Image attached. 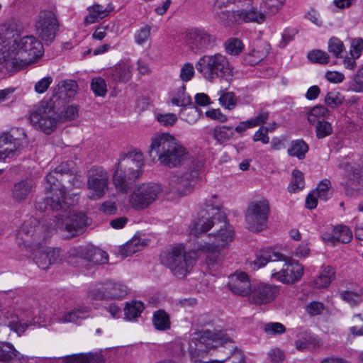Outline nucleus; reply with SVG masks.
<instances>
[{
    "mask_svg": "<svg viewBox=\"0 0 363 363\" xmlns=\"http://www.w3.org/2000/svg\"><path fill=\"white\" fill-rule=\"evenodd\" d=\"M333 133V128L331 124L326 121H320L318 122L315 125V133L318 139L324 138Z\"/></svg>",
    "mask_w": 363,
    "mask_h": 363,
    "instance_id": "5fc2aeb1",
    "label": "nucleus"
},
{
    "mask_svg": "<svg viewBox=\"0 0 363 363\" xmlns=\"http://www.w3.org/2000/svg\"><path fill=\"white\" fill-rule=\"evenodd\" d=\"M305 185L303 173L298 169L292 172V180L288 186L289 192H295L303 189Z\"/></svg>",
    "mask_w": 363,
    "mask_h": 363,
    "instance_id": "58836bf2",
    "label": "nucleus"
},
{
    "mask_svg": "<svg viewBox=\"0 0 363 363\" xmlns=\"http://www.w3.org/2000/svg\"><path fill=\"white\" fill-rule=\"evenodd\" d=\"M77 202V199L65 200L62 196L55 194L36 201L35 208L40 211L50 210L55 213L53 216L55 229L69 239L83 234L89 225L84 213L71 209Z\"/></svg>",
    "mask_w": 363,
    "mask_h": 363,
    "instance_id": "7ed1b4c3",
    "label": "nucleus"
},
{
    "mask_svg": "<svg viewBox=\"0 0 363 363\" xmlns=\"http://www.w3.org/2000/svg\"><path fill=\"white\" fill-rule=\"evenodd\" d=\"M308 151V146L303 140L292 141L291 147L288 149V153L290 156L296 157L299 160L304 159Z\"/></svg>",
    "mask_w": 363,
    "mask_h": 363,
    "instance_id": "72a5a7b5",
    "label": "nucleus"
},
{
    "mask_svg": "<svg viewBox=\"0 0 363 363\" xmlns=\"http://www.w3.org/2000/svg\"><path fill=\"white\" fill-rule=\"evenodd\" d=\"M186 47L195 54L213 49L216 45L214 35L202 28H192L185 32L183 37Z\"/></svg>",
    "mask_w": 363,
    "mask_h": 363,
    "instance_id": "4468645a",
    "label": "nucleus"
},
{
    "mask_svg": "<svg viewBox=\"0 0 363 363\" xmlns=\"http://www.w3.org/2000/svg\"><path fill=\"white\" fill-rule=\"evenodd\" d=\"M91 89L96 96H104L107 92L106 84L101 77H96L91 82Z\"/></svg>",
    "mask_w": 363,
    "mask_h": 363,
    "instance_id": "864d4df0",
    "label": "nucleus"
},
{
    "mask_svg": "<svg viewBox=\"0 0 363 363\" xmlns=\"http://www.w3.org/2000/svg\"><path fill=\"white\" fill-rule=\"evenodd\" d=\"M218 362V363H245V357L241 350L235 348L227 358Z\"/></svg>",
    "mask_w": 363,
    "mask_h": 363,
    "instance_id": "4d7b16f0",
    "label": "nucleus"
},
{
    "mask_svg": "<svg viewBox=\"0 0 363 363\" xmlns=\"http://www.w3.org/2000/svg\"><path fill=\"white\" fill-rule=\"evenodd\" d=\"M77 89L78 85L75 81L71 79L61 80L54 89L50 99H54L56 104L60 103V106H63V102L67 99H72L75 96Z\"/></svg>",
    "mask_w": 363,
    "mask_h": 363,
    "instance_id": "5701e85b",
    "label": "nucleus"
},
{
    "mask_svg": "<svg viewBox=\"0 0 363 363\" xmlns=\"http://www.w3.org/2000/svg\"><path fill=\"white\" fill-rule=\"evenodd\" d=\"M54 230L52 223L48 225L45 221L40 222L31 217L24 221L18 230L16 240L19 247L33 249L45 242Z\"/></svg>",
    "mask_w": 363,
    "mask_h": 363,
    "instance_id": "6e6552de",
    "label": "nucleus"
},
{
    "mask_svg": "<svg viewBox=\"0 0 363 363\" xmlns=\"http://www.w3.org/2000/svg\"><path fill=\"white\" fill-rule=\"evenodd\" d=\"M335 272L333 267H326L323 272L313 281V285L317 289L327 288L333 279H334Z\"/></svg>",
    "mask_w": 363,
    "mask_h": 363,
    "instance_id": "7c9ffc66",
    "label": "nucleus"
},
{
    "mask_svg": "<svg viewBox=\"0 0 363 363\" xmlns=\"http://www.w3.org/2000/svg\"><path fill=\"white\" fill-rule=\"evenodd\" d=\"M33 261L42 269H47L52 264L60 260V249L47 247L45 250L38 248L33 250Z\"/></svg>",
    "mask_w": 363,
    "mask_h": 363,
    "instance_id": "b1692460",
    "label": "nucleus"
},
{
    "mask_svg": "<svg viewBox=\"0 0 363 363\" xmlns=\"http://www.w3.org/2000/svg\"><path fill=\"white\" fill-rule=\"evenodd\" d=\"M278 294L279 289L277 286L259 284L252 289L249 301L255 304H266L272 301Z\"/></svg>",
    "mask_w": 363,
    "mask_h": 363,
    "instance_id": "412c9836",
    "label": "nucleus"
},
{
    "mask_svg": "<svg viewBox=\"0 0 363 363\" xmlns=\"http://www.w3.org/2000/svg\"><path fill=\"white\" fill-rule=\"evenodd\" d=\"M23 359H24L23 355L20 354L11 344L0 342V362L10 363L12 361L21 362Z\"/></svg>",
    "mask_w": 363,
    "mask_h": 363,
    "instance_id": "c85d7f7f",
    "label": "nucleus"
},
{
    "mask_svg": "<svg viewBox=\"0 0 363 363\" xmlns=\"http://www.w3.org/2000/svg\"><path fill=\"white\" fill-rule=\"evenodd\" d=\"M348 89L355 92L363 91V67L350 79Z\"/></svg>",
    "mask_w": 363,
    "mask_h": 363,
    "instance_id": "c03bdc74",
    "label": "nucleus"
},
{
    "mask_svg": "<svg viewBox=\"0 0 363 363\" xmlns=\"http://www.w3.org/2000/svg\"><path fill=\"white\" fill-rule=\"evenodd\" d=\"M194 72L195 71L193 65L190 62H186L181 69L180 78L183 82H188L192 79L194 75Z\"/></svg>",
    "mask_w": 363,
    "mask_h": 363,
    "instance_id": "052dcab7",
    "label": "nucleus"
},
{
    "mask_svg": "<svg viewBox=\"0 0 363 363\" xmlns=\"http://www.w3.org/2000/svg\"><path fill=\"white\" fill-rule=\"evenodd\" d=\"M162 191L158 184H143L130 196V203L135 209H143L156 201Z\"/></svg>",
    "mask_w": 363,
    "mask_h": 363,
    "instance_id": "dca6fc26",
    "label": "nucleus"
},
{
    "mask_svg": "<svg viewBox=\"0 0 363 363\" xmlns=\"http://www.w3.org/2000/svg\"><path fill=\"white\" fill-rule=\"evenodd\" d=\"M192 167H190V172L182 174H173L169 182V193L176 196H183L191 190V179L197 176V172L201 167L199 161H192Z\"/></svg>",
    "mask_w": 363,
    "mask_h": 363,
    "instance_id": "6ab92c4d",
    "label": "nucleus"
},
{
    "mask_svg": "<svg viewBox=\"0 0 363 363\" xmlns=\"http://www.w3.org/2000/svg\"><path fill=\"white\" fill-rule=\"evenodd\" d=\"M60 121H71L74 120L78 116L79 112V106L77 105H70L65 106V102H63V106L60 105Z\"/></svg>",
    "mask_w": 363,
    "mask_h": 363,
    "instance_id": "a19ab883",
    "label": "nucleus"
},
{
    "mask_svg": "<svg viewBox=\"0 0 363 363\" xmlns=\"http://www.w3.org/2000/svg\"><path fill=\"white\" fill-rule=\"evenodd\" d=\"M328 108L323 105H317L310 109L307 113V118L311 125H316L318 122L325 121L328 113Z\"/></svg>",
    "mask_w": 363,
    "mask_h": 363,
    "instance_id": "473e14b6",
    "label": "nucleus"
},
{
    "mask_svg": "<svg viewBox=\"0 0 363 363\" xmlns=\"http://www.w3.org/2000/svg\"><path fill=\"white\" fill-rule=\"evenodd\" d=\"M232 127L219 126L214 129V138L220 143H223L233 136Z\"/></svg>",
    "mask_w": 363,
    "mask_h": 363,
    "instance_id": "09e8293b",
    "label": "nucleus"
},
{
    "mask_svg": "<svg viewBox=\"0 0 363 363\" xmlns=\"http://www.w3.org/2000/svg\"><path fill=\"white\" fill-rule=\"evenodd\" d=\"M325 104L330 108H335L342 103L338 92H328L325 97Z\"/></svg>",
    "mask_w": 363,
    "mask_h": 363,
    "instance_id": "bf43d9fd",
    "label": "nucleus"
},
{
    "mask_svg": "<svg viewBox=\"0 0 363 363\" xmlns=\"http://www.w3.org/2000/svg\"><path fill=\"white\" fill-rule=\"evenodd\" d=\"M110 72L111 79L116 83H126L132 77L130 65L126 62L118 63Z\"/></svg>",
    "mask_w": 363,
    "mask_h": 363,
    "instance_id": "cd10ccee",
    "label": "nucleus"
},
{
    "mask_svg": "<svg viewBox=\"0 0 363 363\" xmlns=\"http://www.w3.org/2000/svg\"><path fill=\"white\" fill-rule=\"evenodd\" d=\"M244 45L238 38H231L225 43L226 52L232 55H239L243 50Z\"/></svg>",
    "mask_w": 363,
    "mask_h": 363,
    "instance_id": "8fccbe9b",
    "label": "nucleus"
},
{
    "mask_svg": "<svg viewBox=\"0 0 363 363\" xmlns=\"http://www.w3.org/2000/svg\"><path fill=\"white\" fill-rule=\"evenodd\" d=\"M227 6H218V0H216L214 9L220 22L225 26L239 25L242 23L256 22L262 23L265 20V16L255 7H251L247 10L240 9L237 11H228L224 9Z\"/></svg>",
    "mask_w": 363,
    "mask_h": 363,
    "instance_id": "9b49d317",
    "label": "nucleus"
},
{
    "mask_svg": "<svg viewBox=\"0 0 363 363\" xmlns=\"http://www.w3.org/2000/svg\"><path fill=\"white\" fill-rule=\"evenodd\" d=\"M59 29V22L55 14L50 11H41L35 21V30L38 36L48 44L55 38Z\"/></svg>",
    "mask_w": 363,
    "mask_h": 363,
    "instance_id": "a211bd4d",
    "label": "nucleus"
},
{
    "mask_svg": "<svg viewBox=\"0 0 363 363\" xmlns=\"http://www.w3.org/2000/svg\"><path fill=\"white\" fill-rule=\"evenodd\" d=\"M10 28L0 31V72H16L33 63L43 52L42 43L33 35L18 38Z\"/></svg>",
    "mask_w": 363,
    "mask_h": 363,
    "instance_id": "f03ea898",
    "label": "nucleus"
},
{
    "mask_svg": "<svg viewBox=\"0 0 363 363\" xmlns=\"http://www.w3.org/2000/svg\"><path fill=\"white\" fill-rule=\"evenodd\" d=\"M108 174L101 167H92L87 174V187L91 191L88 196L91 200L103 197L108 186Z\"/></svg>",
    "mask_w": 363,
    "mask_h": 363,
    "instance_id": "f3484780",
    "label": "nucleus"
},
{
    "mask_svg": "<svg viewBox=\"0 0 363 363\" xmlns=\"http://www.w3.org/2000/svg\"><path fill=\"white\" fill-rule=\"evenodd\" d=\"M328 51L337 58L342 57L345 52V46L342 40L338 38L332 37L328 41Z\"/></svg>",
    "mask_w": 363,
    "mask_h": 363,
    "instance_id": "79ce46f5",
    "label": "nucleus"
},
{
    "mask_svg": "<svg viewBox=\"0 0 363 363\" xmlns=\"http://www.w3.org/2000/svg\"><path fill=\"white\" fill-rule=\"evenodd\" d=\"M319 344V340L309 334H304L296 341V347L298 350L311 349Z\"/></svg>",
    "mask_w": 363,
    "mask_h": 363,
    "instance_id": "ea45409f",
    "label": "nucleus"
},
{
    "mask_svg": "<svg viewBox=\"0 0 363 363\" xmlns=\"http://www.w3.org/2000/svg\"><path fill=\"white\" fill-rule=\"evenodd\" d=\"M230 4H234L237 7L241 9H250L252 6V0H218V6H228Z\"/></svg>",
    "mask_w": 363,
    "mask_h": 363,
    "instance_id": "6e6d98bb",
    "label": "nucleus"
},
{
    "mask_svg": "<svg viewBox=\"0 0 363 363\" xmlns=\"http://www.w3.org/2000/svg\"><path fill=\"white\" fill-rule=\"evenodd\" d=\"M143 241L138 237H133L132 240L127 242L121 248V252L125 256H130L133 254L142 250L143 247Z\"/></svg>",
    "mask_w": 363,
    "mask_h": 363,
    "instance_id": "4c0bfd02",
    "label": "nucleus"
},
{
    "mask_svg": "<svg viewBox=\"0 0 363 363\" xmlns=\"http://www.w3.org/2000/svg\"><path fill=\"white\" fill-rule=\"evenodd\" d=\"M152 323L155 328L160 331H166L171 328V321L169 314L163 309L154 312Z\"/></svg>",
    "mask_w": 363,
    "mask_h": 363,
    "instance_id": "c756f323",
    "label": "nucleus"
},
{
    "mask_svg": "<svg viewBox=\"0 0 363 363\" xmlns=\"http://www.w3.org/2000/svg\"><path fill=\"white\" fill-rule=\"evenodd\" d=\"M60 111V103L56 104L54 99L43 101L31 113L30 122L35 129L50 135L57 128Z\"/></svg>",
    "mask_w": 363,
    "mask_h": 363,
    "instance_id": "1a4fd4ad",
    "label": "nucleus"
},
{
    "mask_svg": "<svg viewBox=\"0 0 363 363\" xmlns=\"http://www.w3.org/2000/svg\"><path fill=\"white\" fill-rule=\"evenodd\" d=\"M269 206L268 201L251 202L245 212L247 228L252 232H260L267 225Z\"/></svg>",
    "mask_w": 363,
    "mask_h": 363,
    "instance_id": "2eb2a0df",
    "label": "nucleus"
},
{
    "mask_svg": "<svg viewBox=\"0 0 363 363\" xmlns=\"http://www.w3.org/2000/svg\"><path fill=\"white\" fill-rule=\"evenodd\" d=\"M190 235L201 238L197 241L196 250L206 254V262L209 267L220 263L225 254V247L233 239V230L226 221V216L218 206L205 204L190 227Z\"/></svg>",
    "mask_w": 363,
    "mask_h": 363,
    "instance_id": "f257e3e1",
    "label": "nucleus"
},
{
    "mask_svg": "<svg viewBox=\"0 0 363 363\" xmlns=\"http://www.w3.org/2000/svg\"><path fill=\"white\" fill-rule=\"evenodd\" d=\"M151 27L145 25L144 27L139 29L135 34V40L137 44L143 45L150 38Z\"/></svg>",
    "mask_w": 363,
    "mask_h": 363,
    "instance_id": "13d9d810",
    "label": "nucleus"
},
{
    "mask_svg": "<svg viewBox=\"0 0 363 363\" xmlns=\"http://www.w3.org/2000/svg\"><path fill=\"white\" fill-rule=\"evenodd\" d=\"M340 297L352 306H357L363 301V293L344 291L340 293Z\"/></svg>",
    "mask_w": 363,
    "mask_h": 363,
    "instance_id": "a18cd8bd",
    "label": "nucleus"
},
{
    "mask_svg": "<svg viewBox=\"0 0 363 363\" xmlns=\"http://www.w3.org/2000/svg\"><path fill=\"white\" fill-rule=\"evenodd\" d=\"M35 188L33 179L26 178L15 182L11 188L10 196L16 203L26 201Z\"/></svg>",
    "mask_w": 363,
    "mask_h": 363,
    "instance_id": "a878e982",
    "label": "nucleus"
},
{
    "mask_svg": "<svg viewBox=\"0 0 363 363\" xmlns=\"http://www.w3.org/2000/svg\"><path fill=\"white\" fill-rule=\"evenodd\" d=\"M219 102L222 106L232 110L237 104V98L233 92H225L220 94Z\"/></svg>",
    "mask_w": 363,
    "mask_h": 363,
    "instance_id": "3c124183",
    "label": "nucleus"
},
{
    "mask_svg": "<svg viewBox=\"0 0 363 363\" xmlns=\"http://www.w3.org/2000/svg\"><path fill=\"white\" fill-rule=\"evenodd\" d=\"M268 127H261L259 130L255 133L253 136V140L255 142L261 141L263 144H267L269 141V138L268 136Z\"/></svg>",
    "mask_w": 363,
    "mask_h": 363,
    "instance_id": "774afa93",
    "label": "nucleus"
},
{
    "mask_svg": "<svg viewBox=\"0 0 363 363\" xmlns=\"http://www.w3.org/2000/svg\"><path fill=\"white\" fill-rule=\"evenodd\" d=\"M330 182L328 179L321 181L314 192L318 195V199L322 201H327L330 197Z\"/></svg>",
    "mask_w": 363,
    "mask_h": 363,
    "instance_id": "603ef678",
    "label": "nucleus"
},
{
    "mask_svg": "<svg viewBox=\"0 0 363 363\" xmlns=\"http://www.w3.org/2000/svg\"><path fill=\"white\" fill-rule=\"evenodd\" d=\"M157 120L162 125L172 126L177 121V117L174 113H159L157 115Z\"/></svg>",
    "mask_w": 363,
    "mask_h": 363,
    "instance_id": "e2e57ef3",
    "label": "nucleus"
},
{
    "mask_svg": "<svg viewBox=\"0 0 363 363\" xmlns=\"http://www.w3.org/2000/svg\"><path fill=\"white\" fill-rule=\"evenodd\" d=\"M161 262L167 266L173 274L184 278L195 263L194 258L184 250L182 245L175 246L171 250L160 255Z\"/></svg>",
    "mask_w": 363,
    "mask_h": 363,
    "instance_id": "9d476101",
    "label": "nucleus"
},
{
    "mask_svg": "<svg viewBox=\"0 0 363 363\" xmlns=\"http://www.w3.org/2000/svg\"><path fill=\"white\" fill-rule=\"evenodd\" d=\"M89 316V310L87 308H76L71 312L67 313L62 317L63 323H79L81 320Z\"/></svg>",
    "mask_w": 363,
    "mask_h": 363,
    "instance_id": "c9c22d12",
    "label": "nucleus"
},
{
    "mask_svg": "<svg viewBox=\"0 0 363 363\" xmlns=\"http://www.w3.org/2000/svg\"><path fill=\"white\" fill-rule=\"evenodd\" d=\"M148 153L152 160L157 157L161 164L170 168L182 165L189 159L186 149L169 133L155 136L152 140Z\"/></svg>",
    "mask_w": 363,
    "mask_h": 363,
    "instance_id": "20e7f679",
    "label": "nucleus"
},
{
    "mask_svg": "<svg viewBox=\"0 0 363 363\" xmlns=\"http://www.w3.org/2000/svg\"><path fill=\"white\" fill-rule=\"evenodd\" d=\"M264 330L269 335L281 334L285 332V327L280 323H269L264 325Z\"/></svg>",
    "mask_w": 363,
    "mask_h": 363,
    "instance_id": "680f3d73",
    "label": "nucleus"
},
{
    "mask_svg": "<svg viewBox=\"0 0 363 363\" xmlns=\"http://www.w3.org/2000/svg\"><path fill=\"white\" fill-rule=\"evenodd\" d=\"M340 168H343L350 174V179L354 182L359 183L362 177V169L357 166H351L348 162L339 164Z\"/></svg>",
    "mask_w": 363,
    "mask_h": 363,
    "instance_id": "de8ad7c7",
    "label": "nucleus"
},
{
    "mask_svg": "<svg viewBox=\"0 0 363 363\" xmlns=\"http://www.w3.org/2000/svg\"><path fill=\"white\" fill-rule=\"evenodd\" d=\"M281 262L280 266L273 268L272 277L286 284H292L301 279L303 274V267L297 261H288L286 257L274 251L272 248L263 249L257 254L254 264L260 267L268 262Z\"/></svg>",
    "mask_w": 363,
    "mask_h": 363,
    "instance_id": "39448f33",
    "label": "nucleus"
},
{
    "mask_svg": "<svg viewBox=\"0 0 363 363\" xmlns=\"http://www.w3.org/2000/svg\"><path fill=\"white\" fill-rule=\"evenodd\" d=\"M108 261L107 253L99 248H96V251L94 252L91 262L95 264H103L107 263Z\"/></svg>",
    "mask_w": 363,
    "mask_h": 363,
    "instance_id": "69168bd1",
    "label": "nucleus"
},
{
    "mask_svg": "<svg viewBox=\"0 0 363 363\" xmlns=\"http://www.w3.org/2000/svg\"><path fill=\"white\" fill-rule=\"evenodd\" d=\"M332 239L342 243H348L352 239V233L348 227L339 225L333 230Z\"/></svg>",
    "mask_w": 363,
    "mask_h": 363,
    "instance_id": "f704fd0d",
    "label": "nucleus"
},
{
    "mask_svg": "<svg viewBox=\"0 0 363 363\" xmlns=\"http://www.w3.org/2000/svg\"><path fill=\"white\" fill-rule=\"evenodd\" d=\"M201 333V339L212 340V342L215 343H219L220 345H222L223 343L226 342L228 340V338L225 337V335L220 330L212 331L210 330H202Z\"/></svg>",
    "mask_w": 363,
    "mask_h": 363,
    "instance_id": "37998d69",
    "label": "nucleus"
},
{
    "mask_svg": "<svg viewBox=\"0 0 363 363\" xmlns=\"http://www.w3.org/2000/svg\"><path fill=\"white\" fill-rule=\"evenodd\" d=\"M268 52V49H266L265 50L253 49L251 52L244 56L243 63L250 66L255 65L266 57Z\"/></svg>",
    "mask_w": 363,
    "mask_h": 363,
    "instance_id": "e433bc0d",
    "label": "nucleus"
},
{
    "mask_svg": "<svg viewBox=\"0 0 363 363\" xmlns=\"http://www.w3.org/2000/svg\"><path fill=\"white\" fill-rule=\"evenodd\" d=\"M65 182L62 184L57 183V185L52 186H45L46 196H53L55 194H60L63 196V199H79L77 194L73 196H67L66 191L73 188H80L83 185V182L81 175L79 174L78 169L77 172H71L65 177Z\"/></svg>",
    "mask_w": 363,
    "mask_h": 363,
    "instance_id": "aec40b11",
    "label": "nucleus"
},
{
    "mask_svg": "<svg viewBox=\"0 0 363 363\" xmlns=\"http://www.w3.org/2000/svg\"><path fill=\"white\" fill-rule=\"evenodd\" d=\"M52 82V78L51 77H45L36 82L35 91L38 94H43L49 88Z\"/></svg>",
    "mask_w": 363,
    "mask_h": 363,
    "instance_id": "338daca9",
    "label": "nucleus"
},
{
    "mask_svg": "<svg viewBox=\"0 0 363 363\" xmlns=\"http://www.w3.org/2000/svg\"><path fill=\"white\" fill-rule=\"evenodd\" d=\"M28 144L26 134L23 128H11L9 132L0 135V160L14 159L21 153Z\"/></svg>",
    "mask_w": 363,
    "mask_h": 363,
    "instance_id": "f8f14e48",
    "label": "nucleus"
},
{
    "mask_svg": "<svg viewBox=\"0 0 363 363\" xmlns=\"http://www.w3.org/2000/svg\"><path fill=\"white\" fill-rule=\"evenodd\" d=\"M195 67L208 82H214L218 79L229 81L233 74L228 60L220 53L203 55L196 62Z\"/></svg>",
    "mask_w": 363,
    "mask_h": 363,
    "instance_id": "0eeeda50",
    "label": "nucleus"
},
{
    "mask_svg": "<svg viewBox=\"0 0 363 363\" xmlns=\"http://www.w3.org/2000/svg\"><path fill=\"white\" fill-rule=\"evenodd\" d=\"M128 294V288L123 283L107 279L91 286L87 294L91 300L109 301L123 298Z\"/></svg>",
    "mask_w": 363,
    "mask_h": 363,
    "instance_id": "ddd939ff",
    "label": "nucleus"
},
{
    "mask_svg": "<svg viewBox=\"0 0 363 363\" xmlns=\"http://www.w3.org/2000/svg\"><path fill=\"white\" fill-rule=\"evenodd\" d=\"M77 164L72 160L62 162L57 165L53 171H51L46 176V186L57 185V183L62 184L65 182V177L71 172H77Z\"/></svg>",
    "mask_w": 363,
    "mask_h": 363,
    "instance_id": "4be33fe9",
    "label": "nucleus"
},
{
    "mask_svg": "<svg viewBox=\"0 0 363 363\" xmlns=\"http://www.w3.org/2000/svg\"><path fill=\"white\" fill-rule=\"evenodd\" d=\"M228 287L233 294L242 296L250 295L252 291L249 277L242 272L229 277Z\"/></svg>",
    "mask_w": 363,
    "mask_h": 363,
    "instance_id": "393cba45",
    "label": "nucleus"
},
{
    "mask_svg": "<svg viewBox=\"0 0 363 363\" xmlns=\"http://www.w3.org/2000/svg\"><path fill=\"white\" fill-rule=\"evenodd\" d=\"M308 59L312 62L326 65L329 62L330 57L325 51L313 50L308 52Z\"/></svg>",
    "mask_w": 363,
    "mask_h": 363,
    "instance_id": "49530a36",
    "label": "nucleus"
},
{
    "mask_svg": "<svg viewBox=\"0 0 363 363\" xmlns=\"http://www.w3.org/2000/svg\"><path fill=\"white\" fill-rule=\"evenodd\" d=\"M144 166L141 152L134 150L121 155L116 164V169L113 175V182L116 189L127 192L140 177Z\"/></svg>",
    "mask_w": 363,
    "mask_h": 363,
    "instance_id": "423d86ee",
    "label": "nucleus"
},
{
    "mask_svg": "<svg viewBox=\"0 0 363 363\" xmlns=\"http://www.w3.org/2000/svg\"><path fill=\"white\" fill-rule=\"evenodd\" d=\"M144 309L143 303L140 301L133 300L127 302L124 308V315L128 320L138 318Z\"/></svg>",
    "mask_w": 363,
    "mask_h": 363,
    "instance_id": "2f4dec72",
    "label": "nucleus"
},
{
    "mask_svg": "<svg viewBox=\"0 0 363 363\" xmlns=\"http://www.w3.org/2000/svg\"><path fill=\"white\" fill-rule=\"evenodd\" d=\"M363 51V40L354 38L351 43L350 55L353 57H359Z\"/></svg>",
    "mask_w": 363,
    "mask_h": 363,
    "instance_id": "0e129e2a",
    "label": "nucleus"
},
{
    "mask_svg": "<svg viewBox=\"0 0 363 363\" xmlns=\"http://www.w3.org/2000/svg\"><path fill=\"white\" fill-rule=\"evenodd\" d=\"M104 357L98 353H79L63 357V363H104Z\"/></svg>",
    "mask_w": 363,
    "mask_h": 363,
    "instance_id": "bb28decb",
    "label": "nucleus"
}]
</instances>
